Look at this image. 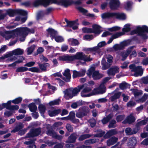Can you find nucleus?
Returning <instances> with one entry per match:
<instances>
[{"label":"nucleus","instance_id":"obj_5","mask_svg":"<svg viewBox=\"0 0 148 148\" xmlns=\"http://www.w3.org/2000/svg\"><path fill=\"white\" fill-rule=\"evenodd\" d=\"M86 74L89 77L92 76L94 79H99L103 77V75L100 74L98 71H95V68L93 67H91L88 70Z\"/></svg>","mask_w":148,"mask_h":148},{"label":"nucleus","instance_id":"obj_40","mask_svg":"<svg viewBox=\"0 0 148 148\" xmlns=\"http://www.w3.org/2000/svg\"><path fill=\"white\" fill-rule=\"evenodd\" d=\"M68 41L69 43L73 45H77L79 44L77 40L73 38L69 39Z\"/></svg>","mask_w":148,"mask_h":148},{"label":"nucleus","instance_id":"obj_11","mask_svg":"<svg viewBox=\"0 0 148 148\" xmlns=\"http://www.w3.org/2000/svg\"><path fill=\"white\" fill-rule=\"evenodd\" d=\"M23 50L19 48L15 49L12 52H10V53L11 56V60H15L17 58L15 56L17 55H21L23 53Z\"/></svg>","mask_w":148,"mask_h":148},{"label":"nucleus","instance_id":"obj_33","mask_svg":"<svg viewBox=\"0 0 148 148\" xmlns=\"http://www.w3.org/2000/svg\"><path fill=\"white\" fill-rule=\"evenodd\" d=\"M121 94V93L120 92H119L115 94L114 95L111 97L110 98L111 101H115L116 99L119 97Z\"/></svg>","mask_w":148,"mask_h":148},{"label":"nucleus","instance_id":"obj_28","mask_svg":"<svg viewBox=\"0 0 148 148\" xmlns=\"http://www.w3.org/2000/svg\"><path fill=\"white\" fill-rule=\"evenodd\" d=\"M135 120V119L133 116V114L132 113L127 116L125 120L126 121L129 123L130 124L134 122Z\"/></svg>","mask_w":148,"mask_h":148},{"label":"nucleus","instance_id":"obj_52","mask_svg":"<svg viewBox=\"0 0 148 148\" xmlns=\"http://www.w3.org/2000/svg\"><path fill=\"white\" fill-rule=\"evenodd\" d=\"M22 100V98L21 97H19L12 100V102L15 104H18L21 102Z\"/></svg>","mask_w":148,"mask_h":148},{"label":"nucleus","instance_id":"obj_62","mask_svg":"<svg viewBox=\"0 0 148 148\" xmlns=\"http://www.w3.org/2000/svg\"><path fill=\"white\" fill-rule=\"evenodd\" d=\"M120 27L118 26H115L108 29V30L111 31H114L119 30Z\"/></svg>","mask_w":148,"mask_h":148},{"label":"nucleus","instance_id":"obj_6","mask_svg":"<svg viewBox=\"0 0 148 148\" xmlns=\"http://www.w3.org/2000/svg\"><path fill=\"white\" fill-rule=\"evenodd\" d=\"M105 57L107 59L108 63L106 62L104 58H103L101 61V64L102 65V69L103 70H106L110 66L113 62V59L112 56L110 55H106Z\"/></svg>","mask_w":148,"mask_h":148},{"label":"nucleus","instance_id":"obj_13","mask_svg":"<svg viewBox=\"0 0 148 148\" xmlns=\"http://www.w3.org/2000/svg\"><path fill=\"white\" fill-rule=\"evenodd\" d=\"M84 85H85L83 88H84L81 92V96L83 97H86L92 95V94L88 93L91 90V88L88 86H86V84Z\"/></svg>","mask_w":148,"mask_h":148},{"label":"nucleus","instance_id":"obj_57","mask_svg":"<svg viewBox=\"0 0 148 148\" xmlns=\"http://www.w3.org/2000/svg\"><path fill=\"white\" fill-rule=\"evenodd\" d=\"M148 98V95L145 94L141 99H140L138 102H143Z\"/></svg>","mask_w":148,"mask_h":148},{"label":"nucleus","instance_id":"obj_27","mask_svg":"<svg viewBox=\"0 0 148 148\" xmlns=\"http://www.w3.org/2000/svg\"><path fill=\"white\" fill-rule=\"evenodd\" d=\"M10 104H4L3 105L6 107V108L9 110H16L19 108L18 106L17 105L11 106Z\"/></svg>","mask_w":148,"mask_h":148},{"label":"nucleus","instance_id":"obj_10","mask_svg":"<svg viewBox=\"0 0 148 148\" xmlns=\"http://www.w3.org/2000/svg\"><path fill=\"white\" fill-rule=\"evenodd\" d=\"M75 60H83L85 62L89 61L92 60L89 56L85 55L82 52H77L74 55Z\"/></svg>","mask_w":148,"mask_h":148},{"label":"nucleus","instance_id":"obj_30","mask_svg":"<svg viewBox=\"0 0 148 148\" xmlns=\"http://www.w3.org/2000/svg\"><path fill=\"white\" fill-rule=\"evenodd\" d=\"M117 138L115 137H112L107 141L108 146L113 145L115 143L117 140Z\"/></svg>","mask_w":148,"mask_h":148},{"label":"nucleus","instance_id":"obj_16","mask_svg":"<svg viewBox=\"0 0 148 148\" xmlns=\"http://www.w3.org/2000/svg\"><path fill=\"white\" fill-rule=\"evenodd\" d=\"M120 5L119 0H111L109 3L110 8L113 10L117 9Z\"/></svg>","mask_w":148,"mask_h":148},{"label":"nucleus","instance_id":"obj_58","mask_svg":"<svg viewBox=\"0 0 148 148\" xmlns=\"http://www.w3.org/2000/svg\"><path fill=\"white\" fill-rule=\"evenodd\" d=\"M136 105L135 102L134 101H129L127 104V107H131L134 106Z\"/></svg>","mask_w":148,"mask_h":148},{"label":"nucleus","instance_id":"obj_25","mask_svg":"<svg viewBox=\"0 0 148 148\" xmlns=\"http://www.w3.org/2000/svg\"><path fill=\"white\" fill-rule=\"evenodd\" d=\"M47 134L52 136L53 137H55L59 139H61L62 137L57 135L56 132L52 131L49 130L46 132Z\"/></svg>","mask_w":148,"mask_h":148},{"label":"nucleus","instance_id":"obj_26","mask_svg":"<svg viewBox=\"0 0 148 148\" xmlns=\"http://www.w3.org/2000/svg\"><path fill=\"white\" fill-rule=\"evenodd\" d=\"M123 33L120 32L116 33L113 35L108 41L107 42L108 44H110L112 42L114 39L118 38L120 36L123 35Z\"/></svg>","mask_w":148,"mask_h":148},{"label":"nucleus","instance_id":"obj_51","mask_svg":"<svg viewBox=\"0 0 148 148\" xmlns=\"http://www.w3.org/2000/svg\"><path fill=\"white\" fill-rule=\"evenodd\" d=\"M27 18L25 17H23L21 16L17 17L16 18V20L17 21H21L22 22H24L26 20Z\"/></svg>","mask_w":148,"mask_h":148},{"label":"nucleus","instance_id":"obj_42","mask_svg":"<svg viewBox=\"0 0 148 148\" xmlns=\"http://www.w3.org/2000/svg\"><path fill=\"white\" fill-rule=\"evenodd\" d=\"M77 138V135L75 134H73L71 135L69 138V142L70 143H73L75 142Z\"/></svg>","mask_w":148,"mask_h":148},{"label":"nucleus","instance_id":"obj_2","mask_svg":"<svg viewBox=\"0 0 148 148\" xmlns=\"http://www.w3.org/2000/svg\"><path fill=\"white\" fill-rule=\"evenodd\" d=\"M85 85L78 86L77 87L75 88L73 90L68 89L64 92V97L66 99H69L72 98L73 97L78 93Z\"/></svg>","mask_w":148,"mask_h":148},{"label":"nucleus","instance_id":"obj_60","mask_svg":"<svg viewBox=\"0 0 148 148\" xmlns=\"http://www.w3.org/2000/svg\"><path fill=\"white\" fill-rule=\"evenodd\" d=\"M77 77H80L79 72L75 70L73 71V77L75 78Z\"/></svg>","mask_w":148,"mask_h":148},{"label":"nucleus","instance_id":"obj_8","mask_svg":"<svg viewBox=\"0 0 148 148\" xmlns=\"http://www.w3.org/2000/svg\"><path fill=\"white\" fill-rule=\"evenodd\" d=\"M129 42L128 41H127L122 42L119 44H115L113 46L112 48H110L111 49L110 50V51H113L121 50L125 47L129 45Z\"/></svg>","mask_w":148,"mask_h":148},{"label":"nucleus","instance_id":"obj_46","mask_svg":"<svg viewBox=\"0 0 148 148\" xmlns=\"http://www.w3.org/2000/svg\"><path fill=\"white\" fill-rule=\"evenodd\" d=\"M148 121V118H147L145 119L142 120L140 122H138L137 124L138 126L144 125L146 124Z\"/></svg>","mask_w":148,"mask_h":148},{"label":"nucleus","instance_id":"obj_21","mask_svg":"<svg viewBox=\"0 0 148 148\" xmlns=\"http://www.w3.org/2000/svg\"><path fill=\"white\" fill-rule=\"evenodd\" d=\"M78 21V20L77 19L75 21H70L68 22L67 23L68 27H72L74 30L77 29L78 28V24L77 23Z\"/></svg>","mask_w":148,"mask_h":148},{"label":"nucleus","instance_id":"obj_49","mask_svg":"<svg viewBox=\"0 0 148 148\" xmlns=\"http://www.w3.org/2000/svg\"><path fill=\"white\" fill-rule=\"evenodd\" d=\"M7 14L10 16H13L15 13V11L14 10L10 9L7 10Z\"/></svg>","mask_w":148,"mask_h":148},{"label":"nucleus","instance_id":"obj_35","mask_svg":"<svg viewBox=\"0 0 148 148\" xmlns=\"http://www.w3.org/2000/svg\"><path fill=\"white\" fill-rule=\"evenodd\" d=\"M24 143L29 145L28 147L30 148H36V146L34 144V142L33 141L25 142Z\"/></svg>","mask_w":148,"mask_h":148},{"label":"nucleus","instance_id":"obj_50","mask_svg":"<svg viewBox=\"0 0 148 148\" xmlns=\"http://www.w3.org/2000/svg\"><path fill=\"white\" fill-rule=\"evenodd\" d=\"M110 115H109L106 117L104 118L102 120V122L103 124L106 123L109 121L111 119Z\"/></svg>","mask_w":148,"mask_h":148},{"label":"nucleus","instance_id":"obj_34","mask_svg":"<svg viewBox=\"0 0 148 148\" xmlns=\"http://www.w3.org/2000/svg\"><path fill=\"white\" fill-rule=\"evenodd\" d=\"M23 127V125L22 123H19L18 125L16 126V127L12 130L11 131V132H15L22 128Z\"/></svg>","mask_w":148,"mask_h":148},{"label":"nucleus","instance_id":"obj_23","mask_svg":"<svg viewBox=\"0 0 148 148\" xmlns=\"http://www.w3.org/2000/svg\"><path fill=\"white\" fill-rule=\"evenodd\" d=\"M106 45L105 41H103L99 42L97 45V46L92 48L90 49L92 50L96 51L99 50V48L101 47L105 46Z\"/></svg>","mask_w":148,"mask_h":148},{"label":"nucleus","instance_id":"obj_29","mask_svg":"<svg viewBox=\"0 0 148 148\" xmlns=\"http://www.w3.org/2000/svg\"><path fill=\"white\" fill-rule=\"evenodd\" d=\"M136 70L135 72L136 73L134 74V76L137 77L140 75H141L142 74V72L143 71V69L142 68L141 66H139L136 67Z\"/></svg>","mask_w":148,"mask_h":148},{"label":"nucleus","instance_id":"obj_18","mask_svg":"<svg viewBox=\"0 0 148 148\" xmlns=\"http://www.w3.org/2000/svg\"><path fill=\"white\" fill-rule=\"evenodd\" d=\"M119 72V68L117 66H114L111 68L107 71V73L109 76L114 75L115 73Z\"/></svg>","mask_w":148,"mask_h":148},{"label":"nucleus","instance_id":"obj_15","mask_svg":"<svg viewBox=\"0 0 148 148\" xmlns=\"http://www.w3.org/2000/svg\"><path fill=\"white\" fill-rule=\"evenodd\" d=\"M134 46L129 47L125 51L121 52L120 55L122 57L121 60H125L128 56L132 51V49L134 48Z\"/></svg>","mask_w":148,"mask_h":148},{"label":"nucleus","instance_id":"obj_24","mask_svg":"<svg viewBox=\"0 0 148 148\" xmlns=\"http://www.w3.org/2000/svg\"><path fill=\"white\" fill-rule=\"evenodd\" d=\"M63 75L66 77V79L64 80L67 82L69 81L71 77L70 70L69 69L66 70L63 73Z\"/></svg>","mask_w":148,"mask_h":148},{"label":"nucleus","instance_id":"obj_64","mask_svg":"<svg viewBox=\"0 0 148 148\" xmlns=\"http://www.w3.org/2000/svg\"><path fill=\"white\" fill-rule=\"evenodd\" d=\"M35 62H28L24 65L25 66H27L28 67L32 66L34 65L35 64Z\"/></svg>","mask_w":148,"mask_h":148},{"label":"nucleus","instance_id":"obj_59","mask_svg":"<svg viewBox=\"0 0 148 148\" xmlns=\"http://www.w3.org/2000/svg\"><path fill=\"white\" fill-rule=\"evenodd\" d=\"M89 122L92 127H94L95 125L96 121L95 119H92L89 121Z\"/></svg>","mask_w":148,"mask_h":148},{"label":"nucleus","instance_id":"obj_4","mask_svg":"<svg viewBox=\"0 0 148 148\" xmlns=\"http://www.w3.org/2000/svg\"><path fill=\"white\" fill-rule=\"evenodd\" d=\"M148 33V27L145 26H143L142 27H138L136 29L132 31L131 32V34H137L138 35L142 36L145 39L147 38V36L145 34L144 32Z\"/></svg>","mask_w":148,"mask_h":148},{"label":"nucleus","instance_id":"obj_39","mask_svg":"<svg viewBox=\"0 0 148 148\" xmlns=\"http://www.w3.org/2000/svg\"><path fill=\"white\" fill-rule=\"evenodd\" d=\"M36 47V46L34 45H33L31 47H30L27 48V54L28 55H30L31 54Z\"/></svg>","mask_w":148,"mask_h":148},{"label":"nucleus","instance_id":"obj_48","mask_svg":"<svg viewBox=\"0 0 148 148\" xmlns=\"http://www.w3.org/2000/svg\"><path fill=\"white\" fill-rule=\"evenodd\" d=\"M28 70L33 72L38 73L40 72V69L36 67L29 68Z\"/></svg>","mask_w":148,"mask_h":148},{"label":"nucleus","instance_id":"obj_17","mask_svg":"<svg viewBox=\"0 0 148 148\" xmlns=\"http://www.w3.org/2000/svg\"><path fill=\"white\" fill-rule=\"evenodd\" d=\"M58 59L60 60L73 61L75 60L74 55L73 56H60Z\"/></svg>","mask_w":148,"mask_h":148},{"label":"nucleus","instance_id":"obj_12","mask_svg":"<svg viewBox=\"0 0 148 148\" xmlns=\"http://www.w3.org/2000/svg\"><path fill=\"white\" fill-rule=\"evenodd\" d=\"M51 3H57L64 7H68L71 4L69 1L67 0H51Z\"/></svg>","mask_w":148,"mask_h":148},{"label":"nucleus","instance_id":"obj_44","mask_svg":"<svg viewBox=\"0 0 148 148\" xmlns=\"http://www.w3.org/2000/svg\"><path fill=\"white\" fill-rule=\"evenodd\" d=\"M130 25L128 24H126L124 26V27L122 29L123 33L128 32L130 31Z\"/></svg>","mask_w":148,"mask_h":148},{"label":"nucleus","instance_id":"obj_36","mask_svg":"<svg viewBox=\"0 0 148 148\" xmlns=\"http://www.w3.org/2000/svg\"><path fill=\"white\" fill-rule=\"evenodd\" d=\"M24 60V58L23 57H21L20 59V60H18L13 63L9 64L8 65L9 66H12L13 67H14L15 66L17 63H20L23 60Z\"/></svg>","mask_w":148,"mask_h":148},{"label":"nucleus","instance_id":"obj_22","mask_svg":"<svg viewBox=\"0 0 148 148\" xmlns=\"http://www.w3.org/2000/svg\"><path fill=\"white\" fill-rule=\"evenodd\" d=\"M61 110L60 109H52L49 110L48 113L49 115L51 116H55L60 112Z\"/></svg>","mask_w":148,"mask_h":148},{"label":"nucleus","instance_id":"obj_56","mask_svg":"<svg viewBox=\"0 0 148 148\" xmlns=\"http://www.w3.org/2000/svg\"><path fill=\"white\" fill-rule=\"evenodd\" d=\"M125 132L127 135H129L132 134H135L136 133H133L132 132L131 129L130 128H127L125 130Z\"/></svg>","mask_w":148,"mask_h":148},{"label":"nucleus","instance_id":"obj_20","mask_svg":"<svg viewBox=\"0 0 148 148\" xmlns=\"http://www.w3.org/2000/svg\"><path fill=\"white\" fill-rule=\"evenodd\" d=\"M110 78L109 77H106L103 79L102 83L101 84L99 87L98 88L100 91H103L104 90H105L104 93L106 92V89L104 84L110 80Z\"/></svg>","mask_w":148,"mask_h":148},{"label":"nucleus","instance_id":"obj_63","mask_svg":"<svg viewBox=\"0 0 148 148\" xmlns=\"http://www.w3.org/2000/svg\"><path fill=\"white\" fill-rule=\"evenodd\" d=\"M119 109V106L117 104L112 105V107L111 109V110L112 112H114L117 110Z\"/></svg>","mask_w":148,"mask_h":148},{"label":"nucleus","instance_id":"obj_3","mask_svg":"<svg viewBox=\"0 0 148 148\" xmlns=\"http://www.w3.org/2000/svg\"><path fill=\"white\" fill-rule=\"evenodd\" d=\"M101 17L103 19L113 17L123 20L126 18V16L124 14L119 13L108 12L103 13L101 14Z\"/></svg>","mask_w":148,"mask_h":148},{"label":"nucleus","instance_id":"obj_14","mask_svg":"<svg viewBox=\"0 0 148 148\" xmlns=\"http://www.w3.org/2000/svg\"><path fill=\"white\" fill-rule=\"evenodd\" d=\"M51 0H36L34 3V6H38L40 4L44 6H47L51 3Z\"/></svg>","mask_w":148,"mask_h":148},{"label":"nucleus","instance_id":"obj_53","mask_svg":"<svg viewBox=\"0 0 148 148\" xmlns=\"http://www.w3.org/2000/svg\"><path fill=\"white\" fill-rule=\"evenodd\" d=\"M116 121L115 120H112L110 122L108 127L110 128H113L116 126Z\"/></svg>","mask_w":148,"mask_h":148},{"label":"nucleus","instance_id":"obj_38","mask_svg":"<svg viewBox=\"0 0 148 148\" xmlns=\"http://www.w3.org/2000/svg\"><path fill=\"white\" fill-rule=\"evenodd\" d=\"M30 110L32 112H35L37 109V107L34 103H31L29 106Z\"/></svg>","mask_w":148,"mask_h":148},{"label":"nucleus","instance_id":"obj_32","mask_svg":"<svg viewBox=\"0 0 148 148\" xmlns=\"http://www.w3.org/2000/svg\"><path fill=\"white\" fill-rule=\"evenodd\" d=\"M104 91L105 90H104L103 91H100L98 88H95L92 91V95L103 94L104 93Z\"/></svg>","mask_w":148,"mask_h":148},{"label":"nucleus","instance_id":"obj_7","mask_svg":"<svg viewBox=\"0 0 148 148\" xmlns=\"http://www.w3.org/2000/svg\"><path fill=\"white\" fill-rule=\"evenodd\" d=\"M47 31L52 37L57 42H61L64 41V39L63 37L57 35V32L51 28H49L47 30Z\"/></svg>","mask_w":148,"mask_h":148},{"label":"nucleus","instance_id":"obj_54","mask_svg":"<svg viewBox=\"0 0 148 148\" xmlns=\"http://www.w3.org/2000/svg\"><path fill=\"white\" fill-rule=\"evenodd\" d=\"M90 136L88 134L83 135L80 136L79 138V140H82L86 138H89Z\"/></svg>","mask_w":148,"mask_h":148},{"label":"nucleus","instance_id":"obj_61","mask_svg":"<svg viewBox=\"0 0 148 148\" xmlns=\"http://www.w3.org/2000/svg\"><path fill=\"white\" fill-rule=\"evenodd\" d=\"M17 11V12L23 15H25L27 14L26 11L22 10H18Z\"/></svg>","mask_w":148,"mask_h":148},{"label":"nucleus","instance_id":"obj_45","mask_svg":"<svg viewBox=\"0 0 148 148\" xmlns=\"http://www.w3.org/2000/svg\"><path fill=\"white\" fill-rule=\"evenodd\" d=\"M38 109L41 114H43L46 110V108L45 106L42 104L39 105Z\"/></svg>","mask_w":148,"mask_h":148},{"label":"nucleus","instance_id":"obj_37","mask_svg":"<svg viewBox=\"0 0 148 148\" xmlns=\"http://www.w3.org/2000/svg\"><path fill=\"white\" fill-rule=\"evenodd\" d=\"M60 101V99H58L50 101L49 103V104L50 106L58 105L59 104Z\"/></svg>","mask_w":148,"mask_h":148},{"label":"nucleus","instance_id":"obj_31","mask_svg":"<svg viewBox=\"0 0 148 148\" xmlns=\"http://www.w3.org/2000/svg\"><path fill=\"white\" fill-rule=\"evenodd\" d=\"M75 113L73 112H71L69 114V119L74 122H77L79 121L77 119H75Z\"/></svg>","mask_w":148,"mask_h":148},{"label":"nucleus","instance_id":"obj_47","mask_svg":"<svg viewBox=\"0 0 148 148\" xmlns=\"http://www.w3.org/2000/svg\"><path fill=\"white\" fill-rule=\"evenodd\" d=\"M136 142L135 138L133 137L129 139L128 144L129 145L131 144H132V145H135L136 144Z\"/></svg>","mask_w":148,"mask_h":148},{"label":"nucleus","instance_id":"obj_55","mask_svg":"<svg viewBox=\"0 0 148 148\" xmlns=\"http://www.w3.org/2000/svg\"><path fill=\"white\" fill-rule=\"evenodd\" d=\"M86 115V114H85L84 113L82 112H77L76 114V116L79 118H82Z\"/></svg>","mask_w":148,"mask_h":148},{"label":"nucleus","instance_id":"obj_41","mask_svg":"<svg viewBox=\"0 0 148 148\" xmlns=\"http://www.w3.org/2000/svg\"><path fill=\"white\" fill-rule=\"evenodd\" d=\"M28 69L25 67H20L18 68L16 70V72H23L27 71Z\"/></svg>","mask_w":148,"mask_h":148},{"label":"nucleus","instance_id":"obj_9","mask_svg":"<svg viewBox=\"0 0 148 148\" xmlns=\"http://www.w3.org/2000/svg\"><path fill=\"white\" fill-rule=\"evenodd\" d=\"M93 29L90 28H84L82 29L83 32H85L93 33L96 35H98L100 33L99 27L97 25H93Z\"/></svg>","mask_w":148,"mask_h":148},{"label":"nucleus","instance_id":"obj_1","mask_svg":"<svg viewBox=\"0 0 148 148\" xmlns=\"http://www.w3.org/2000/svg\"><path fill=\"white\" fill-rule=\"evenodd\" d=\"M34 30L33 28L29 29L27 27L17 28L13 32L9 34H6L5 39L7 40L14 39L13 41L10 42L9 43V45L11 46L15 44L17 41V38L15 36L16 34L18 35L21 34L26 37L28 34H34Z\"/></svg>","mask_w":148,"mask_h":148},{"label":"nucleus","instance_id":"obj_19","mask_svg":"<svg viewBox=\"0 0 148 148\" xmlns=\"http://www.w3.org/2000/svg\"><path fill=\"white\" fill-rule=\"evenodd\" d=\"M40 132L41 130L40 128L32 129L28 134L27 137L36 136L38 135Z\"/></svg>","mask_w":148,"mask_h":148},{"label":"nucleus","instance_id":"obj_43","mask_svg":"<svg viewBox=\"0 0 148 148\" xmlns=\"http://www.w3.org/2000/svg\"><path fill=\"white\" fill-rule=\"evenodd\" d=\"M131 90L132 92L134 94L135 96L136 97L137 96H138L142 94V92L141 91H139L137 90H135L134 89H131Z\"/></svg>","mask_w":148,"mask_h":148}]
</instances>
